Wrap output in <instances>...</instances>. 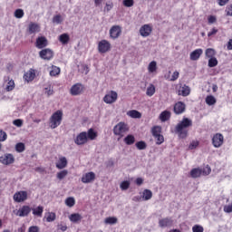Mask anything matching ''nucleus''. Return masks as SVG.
<instances>
[{
	"label": "nucleus",
	"mask_w": 232,
	"mask_h": 232,
	"mask_svg": "<svg viewBox=\"0 0 232 232\" xmlns=\"http://www.w3.org/2000/svg\"><path fill=\"white\" fill-rule=\"evenodd\" d=\"M193 126V121L184 117L175 127V133L178 134L179 139H186L189 133V128Z\"/></svg>",
	"instance_id": "nucleus-1"
},
{
	"label": "nucleus",
	"mask_w": 232,
	"mask_h": 232,
	"mask_svg": "<svg viewBox=\"0 0 232 232\" xmlns=\"http://www.w3.org/2000/svg\"><path fill=\"white\" fill-rule=\"evenodd\" d=\"M63 122V111L58 110L52 114L49 119V126L51 130H55V128H59L61 123Z\"/></svg>",
	"instance_id": "nucleus-2"
},
{
	"label": "nucleus",
	"mask_w": 232,
	"mask_h": 232,
	"mask_svg": "<svg viewBox=\"0 0 232 232\" xmlns=\"http://www.w3.org/2000/svg\"><path fill=\"white\" fill-rule=\"evenodd\" d=\"M112 131L116 137L122 139V137H124V135L130 131V126H128V123L124 121H120L113 127Z\"/></svg>",
	"instance_id": "nucleus-3"
},
{
	"label": "nucleus",
	"mask_w": 232,
	"mask_h": 232,
	"mask_svg": "<svg viewBox=\"0 0 232 232\" xmlns=\"http://www.w3.org/2000/svg\"><path fill=\"white\" fill-rule=\"evenodd\" d=\"M117 99H119L117 92L110 91L103 97V102H105V104H113L114 102H117Z\"/></svg>",
	"instance_id": "nucleus-4"
},
{
	"label": "nucleus",
	"mask_w": 232,
	"mask_h": 232,
	"mask_svg": "<svg viewBox=\"0 0 232 232\" xmlns=\"http://www.w3.org/2000/svg\"><path fill=\"white\" fill-rule=\"evenodd\" d=\"M15 162V157L12 153H5L0 157V164L10 166Z\"/></svg>",
	"instance_id": "nucleus-5"
},
{
	"label": "nucleus",
	"mask_w": 232,
	"mask_h": 232,
	"mask_svg": "<svg viewBox=\"0 0 232 232\" xmlns=\"http://www.w3.org/2000/svg\"><path fill=\"white\" fill-rule=\"evenodd\" d=\"M111 50V44L108 40H101L98 43V52L99 53H108Z\"/></svg>",
	"instance_id": "nucleus-6"
},
{
	"label": "nucleus",
	"mask_w": 232,
	"mask_h": 232,
	"mask_svg": "<svg viewBox=\"0 0 232 232\" xmlns=\"http://www.w3.org/2000/svg\"><path fill=\"white\" fill-rule=\"evenodd\" d=\"M88 142V133L86 131L80 132L74 139V144L77 146H84Z\"/></svg>",
	"instance_id": "nucleus-7"
},
{
	"label": "nucleus",
	"mask_w": 232,
	"mask_h": 232,
	"mask_svg": "<svg viewBox=\"0 0 232 232\" xmlns=\"http://www.w3.org/2000/svg\"><path fill=\"white\" fill-rule=\"evenodd\" d=\"M13 199L18 204L21 202H24V200L28 199V192L24 190L17 191L14 194Z\"/></svg>",
	"instance_id": "nucleus-8"
},
{
	"label": "nucleus",
	"mask_w": 232,
	"mask_h": 232,
	"mask_svg": "<svg viewBox=\"0 0 232 232\" xmlns=\"http://www.w3.org/2000/svg\"><path fill=\"white\" fill-rule=\"evenodd\" d=\"M109 34L111 39H119V37H121V34H122V29L121 28V25H112L110 29Z\"/></svg>",
	"instance_id": "nucleus-9"
},
{
	"label": "nucleus",
	"mask_w": 232,
	"mask_h": 232,
	"mask_svg": "<svg viewBox=\"0 0 232 232\" xmlns=\"http://www.w3.org/2000/svg\"><path fill=\"white\" fill-rule=\"evenodd\" d=\"M224 144V135L216 133L212 137V145L214 148H220Z\"/></svg>",
	"instance_id": "nucleus-10"
},
{
	"label": "nucleus",
	"mask_w": 232,
	"mask_h": 232,
	"mask_svg": "<svg viewBox=\"0 0 232 232\" xmlns=\"http://www.w3.org/2000/svg\"><path fill=\"white\" fill-rule=\"evenodd\" d=\"M178 92V95H181L182 97H188L191 93V89L189 86L180 83L179 87H176Z\"/></svg>",
	"instance_id": "nucleus-11"
},
{
	"label": "nucleus",
	"mask_w": 232,
	"mask_h": 232,
	"mask_svg": "<svg viewBox=\"0 0 232 232\" xmlns=\"http://www.w3.org/2000/svg\"><path fill=\"white\" fill-rule=\"evenodd\" d=\"M84 90L85 88L82 83H75L71 87L70 93L73 96L81 95V93H82Z\"/></svg>",
	"instance_id": "nucleus-12"
},
{
	"label": "nucleus",
	"mask_w": 232,
	"mask_h": 232,
	"mask_svg": "<svg viewBox=\"0 0 232 232\" xmlns=\"http://www.w3.org/2000/svg\"><path fill=\"white\" fill-rule=\"evenodd\" d=\"M39 55L44 61H50L51 59H53V51L48 48L43 49L39 52Z\"/></svg>",
	"instance_id": "nucleus-13"
},
{
	"label": "nucleus",
	"mask_w": 232,
	"mask_h": 232,
	"mask_svg": "<svg viewBox=\"0 0 232 232\" xmlns=\"http://www.w3.org/2000/svg\"><path fill=\"white\" fill-rule=\"evenodd\" d=\"M173 111L176 115H182L186 111V103L183 102H178L174 104Z\"/></svg>",
	"instance_id": "nucleus-14"
},
{
	"label": "nucleus",
	"mask_w": 232,
	"mask_h": 232,
	"mask_svg": "<svg viewBox=\"0 0 232 232\" xmlns=\"http://www.w3.org/2000/svg\"><path fill=\"white\" fill-rule=\"evenodd\" d=\"M153 32V27L150 24H144L140 28V34L141 37H150Z\"/></svg>",
	"instance_id": "nucleus-15"
},
{
	"label": "nucleus",
	"mask_w": 232,
	"mask_h": 232,
	"mask_svg": "<svg viewBox=\"0 0 232 232\" xmlns=\"http://www.w3.org/2000/svg\"><path fill=\"white\" fill-rule=\"evenodd\" d=\"M30 213H32V208H30V206L24 205L16 211L15 215L16 217H28Z\"/></svg>",
	"instance_id": "nucleus-16"
},
{
	"label": "nucleus",
	"mask_w": 232,
	"mask_h": 232,
	"mask_svg": "<svg viewBox=\"0 0 232 232\" xmlns=\"http://www.w3.org/2000/svg\"><path fill=\"white\" fill-rule=\"evenodd\" d=\"M35 46L38 48V50L46 48V46H48V39H46V36H40L36 38Z\"/></svg>",
	"instance_id": "nucleus-17"
},
{
	"label": "nucleus",
	"mask_w": 232,
	"mask_h": 232,
	"mask_svg": "<svg viewBox=\"0 0 232 232\" xmlns=\"http://www.w3.org/2000/svg\"><path fill=\"white\" fill-rule=\"evenodd\" d=\"M39 32H41V26L38 24L31 22L28 24L27 33L29 34V35H32L34 34H39Z\"/></svg>",
	"instance_id": "nucleus-18"
},
{
	"label": "nucleus",
	"mask_w": 232,
	"mask_h": 232,
	"mask_svg": "<svg viewBox=\"0 0 232 232\" xmlns=\"http://www.w3.org/2000/svg\"><path fill=\"white\" fill-rule=\"evenodd\" d=\"M35 79V71L34 69H29L24 74V81L25 82H32Z\"/></svg>",
	"instance_id": "nucleus-19"
},
{
	"label": "nucleus",
	"mask_w": 232,
	"mask_h": 232,
	"mask_svg": "<svg viewBox=\"0 0 232 232\" xmlns=\"http://www.w3.org/2000/svg\"><path fill=\"white\" fill-rule=\"evenodd\" d=\"M95 180V173L94 172H88L82 178V182L83 184H90V182H93Z\"/></svg>",
	"instance_id": "nucleus-20"
},
{
	"label": "nucleus",
	"mask_w": 232,
	"mask_h": 232,
	"mask_svg": "<svg viewBox=\"0 0 232 232\" xmlns=\"http://www.w3.org/2000/svg\"><path fill=\"white\" fill-rule=\"evenodd\" d=\"M68 166V160L66 157H60L58 161L56 162L57 169H64Z\"/></svg>",
	"instance_id": "nucleus-21"
},
{
	"label": "nucleus",
	"mask_w": 232,
	"mask_h": 232,
	"mask_svg": "<svg viewBox=\"0 0 232 232\" xmlns=\"http://www.w3.org/2000/svg\"><path fill=\"white\" fill-rule=\"evenodd\" d=\"M159 226L160 227H169L173 226V220L169 218L160 219Z\"/></svg>",
	"instance_id": "nucleus-22"
},
{
	"label": "nucleus",
	"mask_w": 232,
	"mask_h": 232,
	"mask_svg": "<svg viewBox=\"0 0 232 232\" xmlns=\"http://www.w3.org/2000/svg\"><path fill=\"white\" fill-rule=\"evenodd\" d=\"M202 53H204V51L202 49L194 50L192 53H190V61H198Z\"/></svg>",
	"instance_id": "nucleus-23"
},
{
	"label": "nucleus",
	"mask_w": 232,
	"mask_h": 232,
	"mask_svg": "<svg viewBox=\"0 0 232 232\" xmlns=\"http://www.w3.org/2000/svg\"><path fill=\"white\" fill-rule=\"evenodd\" d=\"M191 179H198L202 175V169L195 168L190 170L189 173Z\"/></svg>",
	"instance_id": "nucleus-24"
},
{
	"label": "nucleus",
	"mask_w": 232,
	"mask_h": 232,
	"mask_svg": "<svg viewBox=\"0 0 232 232\" xmlns=\"http://www.w3.org/2000/svg\"><path fill=\"white\" fill-rule=\"evenodd\" d=\"M31 210L33 211V215L34 217H39L41 218V217H43V213L44 211V208L43 206H38L35 208H31Z\"/></svg>",
	"instance_id": "nucleus-25"
},
{
	"label": "nucleus",
	"mask_w": 232,
	"mask_h": 232,
	"mask_svg": "<svg viewBox=\"0 0 232 232\" xmlns=\"http://www.w3.org/2000/svg\"><path fill=\"white\" fill-rule=\"evenodd\" d=\"M69 220L74 224H77V222H81L82 220V216H81L79 213H73L69 216Z\"/></svg>",
	"instance_id": "nucleus-26"
},
{
	"label": "nucleus",
	"mask_w": 232,
	"mask_h": 232,
	"mask_svg": "<svg viewBox=\"0 0 232 232\" xmlns=\"http://www.w3.org/2000/svg\"><path fill=\"white\" fill-rule=\"evenodd\" d=\"M169 119H171V112L169 111H164L160 114L161 122H166V121H169Z\"/></svg>",
	"instance_id": "nucleus-27"
},
{
	"label": "nucleus",
	"mask_w": 232,
	"mask_h": 232,
	"mask_svg": "<svg viewBox=\"0 0 232 232\" xmlns=\"http://www.w3.org/2000/svg\"><path fill=\"white\" fill-rule=\"evenodd\" d=\"M127 115L131 119H140L142 117V114L137 110L129 111Z\"/></svg>",
	"instance_id": "nucleus-28"
},
{
	"label": "nucleus",
	"mask_w": 232,
	"mask_h": 232,
	"mask_svg": "<svg viewBox=\"0 0 232 232\" xmlns=\"http://www.w3.org/2000/svg\"><path fill=\"white\" fill-rule=\"evenodd\" d=\"M87 133V140H95L97 139V131L93 129H89Z\"/></svg>",
	"instance_id": "nucleus-29"
},
{
	"label": "nucleus",
	"mask_w": 232,
	"mask_h": 232,
	"mask_svg": "<svg viewBox=\"0 0 232 232\" xmlns=\"http://www.w3.org/2000/svg\"><path fill=\"white\" fill-rule=\"evenodd\" d=\"M123 142H125L127 146H131L132 144H135V136H133L132 134L127 135L124 138Z\"/></svg>",
	"instance_id": "nucleus-30"
},
{
	"label": "nucleus",
	"mask_w": 232,
	"mask_h": 232,
	"mask_svg": "<svg viewBox=\"0 0 232 232\" xmlns=\"http://www.w3.org/2000/svg\"><path fill=\"white\" fill-rule=\"evenodd\" d=\"M205 102L208 106H214V104H217V98L213 95H208L205 99Z\"/></svg>",
	"instance_id": "nucleus-31"
},
{
	"label": "nucleus",
	"mask_w": 232,
	"mask_h": 232,
	"mask_svg": "<svg viewBox=\"0 0 232 232\" xmlns=\"http://www.w3.org/2000/svg\"><path fill=\"white\" fill-rule=\"evenodd\" d=\"M59 41L62 44H68L70 43V35L68 34H63L59 36Z\"/></svg>",
	"instance_id": "nucleus-32"
},
{
	"label": "nucleus",
	"mask_w": 232,
	"mask_h": 232,
	"mask_svg": "<svg viewBox=\"0 0 232 232\" xmlns=\"http://www.w3.org/2000/svg\"><path fill=\"white\" fill-rule=\"evenodd\" d=\"M59 73H61V68L53 65L51 67V71H50V75L51 77H57V75H59Z\"/></svg>",
	"instance_id": "nucleus-33"
},
{
	"label": "nucleus",
	"mask_w": 232,
	"mask_h": 232,
	"mask_svg": "<svg viewBox=\"0 0 232 232\" xmlns=\"http://www.w3.org/2000/svg\"><path fill=\"white\" fill-rule=\"evenodd\" d=\"M148 72L149 73H155L157 72V62L152 61L149 63Z\"/></svg>",
	"instance_id": "nucleus-34"
},
{
	"label": "nucleus",
	"mask_w": 232,
	"mask_h": 232,
	"mask_svg": "<svg viewBox=\"0 0 232 232\" xmlns=\"http://www.w3.org/2000/svg\"><path fill=\"white\" fill-rule=\"evenodd\" d=\"M205 54H206V57H208V59H211V58H214L215 55H217V51H215V49L213 48H208L205 51Z\"/></svg>",
	"instance_id": "nucleus-35"
},
{
	"label": "nucleus",
	"mask_w": 232,
	"mask_h": 232,
	"mask_svg": "<svg viewBox=\"0 0 232 232\" xmlns=\"http://www.w3.org/2000/svg\"><path fill=\"white\" fill-rule=\"evenodd\" d=\"M162 133V128L160 126H154L151 129V134L153 137H157Z\"/></svg>",
	"instance_id": "nucleus-36"
},
{
	"label": "nucleus",
	"mask_w": 232,
	"mask_h": 232,
	"mask_svg": "<svg viewBox=\"0 0 232 232\" xmlns=\"http://www.w3.org/2000/svg\"><path fill=\"white\" fill-rule=\"evenodd\" d=\"M153 197V192L151 190L146 188L143 190V200H150Z\"/></svg>",
	"instance_id": "nucleus-37"
},
{
	"label": "nucleus",
	"mask_w": 232,
	"mask_h": 232,
	"mask_svg": "<svg viewBox=\"0 0 232 232\" xmlns=\"http://www.w3.org/2000/svg\"><path fill=\"white\" fill-rule=\"evenodd\" d=\"M65 205L68 208H73L75 206V198L72 197H69L65 199Z\"/></svg>",
	"instance_id": "nucleus-38"
},
{
	"label": "nucleus",
	"mask_w": 232,
	"mask_h": 232,
	"mask_svg": "<svg viewBox=\"0 0 232 232\" xmlns=\"http://www.w3.org/2000/svg\"><path fill=\"white\" fill-rule=\"evenodd\" d=\"M146 95H148V97H153V95H155V85L150 84L147 88Z\"/></svg>",
	"instance_id": "nucleus-39"
},
{
	"label": "nucleus",
	"mask_w": 232,
	"mask_h": 232,
	"mask_svg": "<svg viewBox=\"0 0 232 232\" xmlns=\"http://www.w3.org/2000/svg\"><path fill=\"white\" fill-rule=\"evenodd\" d=\"M14 88H15V82H14V80H10L6 84L5 90L7 92H13Z\"/></svg>",
	"instance_id": "nucleus-40"
},
{
	"label": "nucleus",
	"mask_w": 232,
	"mask_h": 232,
	"mask_svg": "<svg viewBox=\"0 0 232 232\" xmlns=\"http://www.w3.org/2000/svg\"><path fill=\"white\" fill-rule=\"evenodd\" d=\"M24 150H26L24 143L19 142L15 145V151H17V153H23Z\"/></svg>",
	"instance_id": "nucleus-41"
},
{
	"label": "nucleus",
	"mask_w": 232,
	"mask_h": 232,
	"mask_svg": "<svg viewBox=\"0 0 232 232\" xmlns=\"http://www.w3.org/2000/svg\"><path fill=\"white\" fill-rule=\"evenodd\" d=\"M68 176V170L63 169L56 174V177L58 180H63V179H65V177Z\"/></svg>",
	"instance_id": "nucleus-42"
},
{
	"label": "nucleus",
	"mask_w": 232,
	"mask_h": 232,
	"mask_svg": "<svg viewBox=\"0 0 232 232\" xmlns=\"http://www.w3.org/2000/svg\"><path fill=\"white\" fill-rule=\"evenodd\" d=\"M14 17L16 19H23L24 17V11L23 9H16L14 11Z\"/></svg>",
	"instance_id": "nucleus-43"
},
{
	"label": "nucleus",
	"mask_w": 232,
	"mask_h": 232,
	"mask_svg": "<svg viewBox=\"0 0 232 232\" xmlns=\"http://www.w3.org/2000/svg\"><path fill=\"white\" fill-rule=\"evenodd\" d=\"M137 150H146V148H148V145L145 143V141H138L135 144Z\"/></svg>",
	"instance_id": "nucleus-44"
},
{
	"label": "nucleus",
	"mask_w": 232,
	"mask_h": 232,
	"mask_svg": "<svg viewBox=\"0 0 232 232\" xmlns=\"http://www.w3.org/2000/svg\"><path fill=\"white\" fill-rule=\"evenodd\" d=\"M117 218L115 217H109V218H106L104 222L105 224H110V225H113V224H117Z\"/></svg>",
	"instance_id": "nucleus-45"
},
{
	"label": "nucleus",
	"mask_w": 232,
	"mask_h": 232,
	"mask_svg": "<svg viewBox=\"0 0 232 232\" xmlns=\"http://www.w3.org/2000/svg\"><path fill=\"white\" fill-rule=\"evenodd\" d=\"M218 60L217 58H209L208 60V67L209 68H215V66H218Z\"/></svg>",
	"instance_id": "nucleus-46"
},
{
	"label": "nucleus",
	"mask_w": 232,
	"mask_h": 232,
	"mask_svg": "<svg viewBox=\"0 0 232 232\" xmlns=\"http://www.w3.org/2000/svg\"><path fill=\"white\" fill-rule=\"evenodd\" d=\"M211 173V167L209 165H207L205 168L201 169V175H204L205 177H208Z\"/></svg>",
	"instance_id": "nucleus-47"
},
{
	"label": "nucleus",
	"mask_w": 232,
	"mask_h": 232,
	"mask_svg": "<svg viewBox=\"0 0 232 232\" xmlns=\"http://www.w3.org/2000/svg\"><path fill=\"white\" fill-rule=\"evenodd\" d=\"M154 139H156V144L158 146H160V144H162L164 142V136L162 134L154 136Z\"/></svg>",
	"instance_id": "nucleus-48"
},
{
	"label": "nucleus",
	"mask_w": 232,
	"mask_h": 232,
	"mask_svg": "<svg viewBox=\"0 0 232 232\" xmlns=\"http://www.w3.org/2000/svg\"><path fill=\"white\" fill-rule=\"evenodd\" d=\"M121 189H122V191H126V189L130 188V181L125 180L122 181L120 185Z\"/></svg>",
	"instance_id": "nucleus-49"
},
{
	"label": "nucleus",
	"mask_w": 232,
	"mask_h": 232,
	"mask_svg": "<svg viewBox=\"0 0 232 232\" xmlns=\"http://www.w3.org/2000/svg\"><path fill=\"white\" fill-rule=\"evenodd\" d=\"M63 21V16L61 14H56L53 17V23H56V24H61Z\"/></svg>",
	"instance_id": "nucleus-50"
},
{
	"label": "nucleus",
	"mask_w": 232,
	"mask_h": 232,
	"mask_svg": "<svg viewBox=\"0 0 232 232\" xmlns=\"http://www.w3.org/2000/svg\"><path fill=\"white\" fill-rule=\"evenodd\" d=\"M133 5H135L133 0H123V6H126L127 8H131Z\"/></svg>",
	"instance_id": "nucleus-51"
},
{
	"label": "nucleus",
	"mask_w": 232,
	"mask_h": 232,
	"mask_svg": "<svg viewBox=\"0 0 232 232\" xmlns=\"http://www.w3.org/2000/svg\"><path fill=\"white\" fill-rule=\"evenodd\" d=\"M8 139V135L6 132L3 130H0V142H5Z\"/></svg>",
	"instance_id": "nucleus-52"
},
{
	"label": "nucleus",
	"mask_w": 232,
	"mask_h": 232,
	"mask_svg": "<svg viewBox=\"0 0 232 232\" xmlns=\"http://www.w3.org/2000/svg\"><path fill=\"white\" fill-rule=\"evenodd\" d=\"M192 231L193 232H204V227H202L200 225H194L192 227Z\"/></svg>",
	"instance_id": "nucleus-53"
},
{
	"label": "nucleus",
	"mask_w": 232,
	"mask_h": 232,
	"mask_svg": "<svg viewBox=\"0 0 232 232\" xmlns=\"http://www.w3.org/2000/svg\"><path fill=\"white\" fill-rule=\"evenodd\" d=\"M55 218H56L55 213L50 212L49 215L46 218V221L47 222H53V220H55Z\"/></svg>",
	"instance_id": "nucleus-54"
},
{
	"label": "nucleus",
	"mask_w": 232,
	"mask_h": 232,
	"mask_svg": "<svg viewBox=\"0 0 232 232\" xmlns=\"http://www.w3.org/2000/svg\"><path fill=\"white\" fill-rule=\"evenodd\" d=\"M179 75H180V73L179 72V71L174 72L171 75L170 81L171 82L177 81V79H179Z\"/></svg>",
	"instance_id": "nucleus-55"
},
{
	"label": "nucleus",
	"mask_w": 232,
	"mask_h": 232,
	"mask_svg": "<svg viewBox=\"0 0 232 232\" xmlns=\"http://www.w3.org/2000/svg\"><path fill=\"white\" fill-rule=\"evenodd\" d=\"M208 24H213L217 23V16L209 15L208 17Z\"/></svg>",
	"instance_id": "nucleus-56"
},
{
	"label": "nucleus",
	"mask_w": 232,
	"mask_h": 232,
	"mask_svg": "<svg viewBox=\"0 0 232 232\" xmlns=\"http://www.w3.org/2000/svg\"><path fill=\"white\" fill-rule=\"evenodd\" d=\"M225 213H232V203L229 205H226L223 208Z\"/></svg>",
	"instance_id": "nucleus-57"
},
{
	"label": "nucleus",
	"mask_w": 232,
	"mask_h": 232,
	"mask_svg": "<svg viewBox=\"0 0 232 232\" xmlns=\"http://www.w3.org/2000/svg\"><path fill=\"white\" fill-rule=\"evenodd\" d=\"M217 34H218V29L214 27L210 32L208 33V37H212V35H217Z\"/></svg>",
	"instance_id": "nucleus-58"
},
{
	"label": "nucleus",
	"mask_w": 232,
	"mask_h": 232,
	"mask_svg": "<svg viewBox=\"0 0 232 232\" xmlns=\"http://www.w3.org/2000/svg\"><path fill=\"white\" fill-rule=\"evenodd\" d=\"M14 126H17V128H21L23 126V120L17 119L13 121Z\"/></svg>",
	"instance_id": "nucleus-59"
},
{
	"label": "nucleus",
	"mask_w": 232,
	"mask_h": 232,
	"mask_svg": "<svg viewBox=\"0 0 232 232\" xmlns=\"http://www.w3.org/2000/svg\"><path fill=\"white\" fill-rule=\"evenodd\" d=\"M111 8H113V3H106L104 10L105 12H110V10H111Z\"/></svg>",
	"instance_id": "nucleus-60"
},
{
	"label": "nucleus",
	"mask_w": 232,
	"mask_h": 232,
	"mask_svg": "<svg viewBox=\"0 0 232 232\" xmlns=\"http://www.w3.org/2000/svg\"><path fill=\"white\" fill-rule=\"evenodd\" d=\"M226 14L227 15L232 16V4L227 6Z\"/></svg>",
	"instance_id": "nucleus-61"
},
{
	"label": "nucleus",
	"mask_w": 232,
	"mask_h": 232,
	"mask_svg": "<svg viewBox=\"0 0 232 232\" xmlns=\"http://www.w3.org/2000/svg\"><path fill=\"white\" fill-rule=\"evenodd\" d=\"M229 3V0H218V5L219 6H226Z\"/></svg>",
	"instance_id": "nucleus-62"
},
{
	"label": "nucleus",
	"mask_w": 232,
	"mask_h": 232,
	"mask_svg": "<svg viewBox=\"0 0 232 232\" xmlns=\"http://www.w3.org/2000/svg\"><path fill=\"white\" fill-rule=\"evenodd\" d=\"M45 93L50 96L53 95V89L51 86L45 88Z\"/></svg>",
	"instance_id": "nucleus-63"
},
{
	"label": "nucleus",
	"mask_w": 232,
	"mask_h": 232,
	"mask_svg": "<svg viewBox=\"0 0 232 232\" xmlns=\"http://www.w3.org/2000/svg\"><path fill=\"white\" fill-rule=\"evenodd\" d=\"M28 232H39V227H36V226L30 227Z\"/></svg>",
	"instance_id": "nucleus-64"
}]
</instances>
